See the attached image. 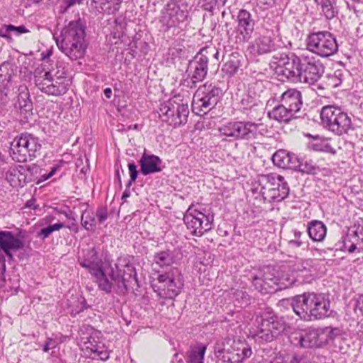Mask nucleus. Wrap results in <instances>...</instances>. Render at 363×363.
Returning a JSON list of instances; mask_svg holds the SVG:
<instances>
[{
  "mask_svg": "<svg viewBox=\"0 0 363 363\" xmlns=\"http://www.w3.org/2000/svg\"><path fill=\"white\" fill-rule=\"evenodd\" d=\"M18 94L17 101L15 104V108L19 111V113L26 121L33 115V106L30 98L28 89L25 85H20L18 89Z\"/></svg>",
  "mask_w": 363,
  "mask_h": 363,
  "instance_id": "nucleus-22",
  "label": "nucleus"
},
{
  "mask_svg": "<svg viewBox=\"0 0 363 363\" xmlns=\"http://www.w3.org/2000/svg\"><path fill=\"white\" fill-rule=\"evenodd\" d=\"M342 246L340 249L349 253L363 252V226L354 225L350 227L342 238Z\"/></svg>",
  "mask_w": 363,
  "mask_h": 363,
  "instance_id": "nucleus-17",
  "label": "nucleus"
},
{
  "mask_svg": "<svg viewBox=\"0 0 363 363\" xmlns=\"http://www.w3.org/2000/svg\"><path fill=\"white\" fill-rule=\"evenodd\" d=\"M306 50L322 57H329L338 51L336 38L329 31L309 33L306 39Z\"/></svg>",
  "mask_w": 363,
  "mask_h": 363,
  "instance_id": "nucleus-9",
  "label": "nucleus"
},
{
  "mask_svg": "<svg viewBox=\"0 0 363 363\" xmlns=\"http://www.w3.org/2000/svg\"><path fill=\"white\" fill-rule=\"evenodd\" d=\"M320 119L324 128L337 135L347 134L352 129L350 117L337 106H323L320 111Z\"/></svg>",
  "mask_w": 363,
  "mask_h": 363,
  "instance_id": "nucleus-7",
  "label": "nucleus"
},
{
  "mask_svg": "<svg viewBox=\"0 0 363 363\" xmlns=\"http://www.w3.org/2000/svg\"><path fill=\"white\" fill-rule=\"evenodd\" d=\"M317 328H310L298 337V344L302 347H317Z\"/></svg>",
  "mask_w": 363,
  "mask_h": 363,
  "instance_id": "nucleus-33",
  "label": "nucleus"
},
{
  "mask_svg": "<svg viewBox=\"0 0 363 363\" xmlns=\"http://www.w3.org/2000/svg\"><path fill=\"white\" fill-rule=\"evenodd\" d=\"M211 50L202 48L189 63L191 75V82L194 86L196 83L202 82L208 72V55Z\"/></svg>",
  "mask_w": 363,
  "mask_h": 363,
  "instance_id": "nucleus-16",
  "label": "nucleus"
},
{
  "mask_svg": "<svg viewBox=\"0 0 363 363\" xmlns=\"http://www.w3.org/2000/svg\"><path fill=\"white\" fill-rule=\"evenodd\" d=\"M320 150L332 155L336 154V150L329 143L323 145Z\"/></svg>",
  "mask_w": 363,
  "mask_h": 363,
  "instance_id": "nucleus-63",
  "label": "nucleus"
},
{
  "mask_svg": "<svg viewBox=\"0 0 363 363\" xmlns=\"http://www.w3.org/2000/svg\"><path fill=\"white\" fill-rule=\"evenodd\" d=\"M82 226L88 231H94L96 227L95 215L93 212L85 211L81 216Z\"/></svg>",
  "mask_w": 363,
  "mask_h": 363,
  "instance_id": "nucleus-40",
  "label": "nucleus"
},
{
  "mask_svg": "<svg viewBox=\"0 0 363 363\" xmlns=\"http://www.w3.org/2000/svg\"><path fill=\"white\" fill-rule=\"evenodd\" d=\"M262 125L250 121H230L221 125L218 131L222 135L235 140H250L257 138L259 134L262 135L259 130Z\"/></svg>",
  "mask_w": 363,
  "mask_h": 363,
  "instance_id": "nucleus-13",
  "label": "nucleus"
},
{
  "mask_svg": "<svg viewBox=\"0 0 363 363\" xmlns=\"http://www.w3.org/2000/svg\"><path fill=\"white\" fill-rule=\"evenodd\" d=\"M79 264L89 270L90 274L102 268V260L99 257V250L94 247L87 250L83 259L79 261Z\"/></svg>",
  "mask_w": 363,
  "mask_h": 363,
  "instance_id": "nucleus-25",
  "label": "nucleus"
},
{
  "mask_svg": "<svg viewBox=\"0 0 363 363\" xmlns=\"http://www.w3.org/2000/svg\"><path fill=\"white\" fill-rule=\"evenodd\" d=\"M101 11L110 14L116 13L120 9L123 0H99Z\"/></svg>",
  "mask_w": 363,
  "mask_h": 363,
  "instance_id": "nucleus-37",
  "label": "nucleus"
},
{
  "mask_svg": "<svg viewBox=\"0 0 363 363\" xmlns=\"http://www.w3.org/2000/svg\"><path fill=\"white\" fill-rule=\"evenodd\" d=\"M307 232L312 240L321 242L326 235L327 228L322 221L313 220L308 223Z\"/></svg>",
  "mask_w": 363,
  "mask_h": 363,
  "instance_id": "nucleus-29",
  "label": "nucleus"
},
{
  "mask_svg": "<svg viewBox=\"0 0 363 363\" xmlns=\"http://www.w3.org/2000/svg\"><path fill=\"white\" fill-rule=\"evenodd\" d=\"M182 1H170L162 10L160 22L164 32L172 28L179 27L188 17V11Z\"/></svg>",
  "mask_w": 363,
  "mask_h": 363,
  "instance_id": "nucleus-15",
  "label": "nucleus"
},
{
  "mask_svg": "<svg viewBox=\"0 0 363 363\" xmlns=\"http://www.w3.org/2000/svg\"><path fill=\"white\" fill-rule=\"evenodd\" d=\"M57 345L58 343L55 339L48 337L43 345V350L44 352H48L49 350L56 348Z\"/></svg>",
  "mask_w": 363,
  "mask_h": 363,
  "instance_id": "nucleus-53",
  "label": "nucleus"
},
{
  "mask_svg": "<svg viewBox=\"0 0 363 363\" xmlns=\"http://www.w3.org/2000/svg\"><path fill=\"white\" fill-rule=\"evenodd\" d=\"M224 363H240L242 361L239 356H237L236 352L234 351L233 346L228 349L225 354L224 358L222 360Z\"/></svg>",
  "mask_w": 363,
  "mask_h": 363,
  "instance_id": "nucleus-50",
  "label": "nucleus"
},
{
  "mask_svg": "<svg viewBox=\"0 0 363 363\" xmlns=\"http://www.w3.org/2000/svg\"><path fill=\"white\" fill-rule=\"evenodd\" d=\"M92 353L94 354L93 358L98 357L103 361H106L109 358V352L108 351L104 343L99 341Z\"/></svg>",
  "mask_w": 363,
  "mask_h": 363,
  "instance_id": "nucleus-44",
  "label": "nucleus"
},
{
  "mask_svg": "<svg viewBox=\"0 0 363 363\" xmlns=\"http://www.w3.org/2000/svg\"><path fill=\"white\" fill-rule=\"evenodd\" d=\"M162 161L160 157L147 154L145 151L139 160L140 172L145 176L160 172L162 170Z\"/></svg>",
  "mask_w": 363,
  "mask_h": 363,
  "instance_id": "nucleus-23",
  "label": "nucleus"
},
{
  "mask_svg": "<svg viewBox=\"0 0 363 363\" xmlns=\"http://www.w3.org/2000/svg\"><path fill=\"white\" fill-rule=\"evenodd\" d=\"M157 283L152 284L155 292L162 298H174L178 296L184 286V276L177 267H171L167 271L160 274Z\"/></svg>",
  "mask_w": 363,
  "mask_h": 363,
  "instance_id": "nucleus-6",
  "label": "nucleus"
},
{
  "mask_svg": "<svg viewBox=\"0 0 363 363\" xmlns=\"http://www.w3.org/2000/svg\"><path fill=\"white\" fill-rule=\"evenodd\" d=\"M14 65L11 61H5L0 65V94L7 96L13 74Z\"/></svg>",
  "mask_w": 363,
  "mask_h": 363,
  "instance_id": "nucleus-26",
  "label": "nucleus"
},
{
  "mask_svg": "<svg viewBox=\"0 0 363 363\" xmlns=\"http://www.w3.org/2000/svg\"><path fill=\"white\" fill-rule=\"evenodd\" d=\"M257 326L252 333V337L259 344L271 342L286 329L285 322L279 317L271 308H267L257 320Z\"/></svg>",
  "mask_w": 363,
  "mask_h": 363,
  "instance_id": "nucleus-4",
  "label": "nucleus"
},
{
  "mask_svg": "<svg viewBox=\"0 0 363 363\" xmlns=\"http://www.w3.org/2000/svg\"><path fill=\"white\" fill-rule=\"evenodd\" d=\"M316 169L317 168L315 165L313 164L311 160H307L301 158L298 167H297L296 170L303 173L315 174Z\"/></svg>",
  "mask_w": 363,
  "mask_h": 363,
  "instance_id": "nucleus-46",
  "label": "nucleus"
},
{
  "mask_svg": "<svg viewBox=\"0 0 363 363\" xmlns=\"http://www.w3.org/2000/svg\"><path fill=\"white\" fill-rule=\"evenodd\" d=\"M179 101L182 100L174 96L162 104L158 112L162 121L174 128L185 124L189 113L187 103Z\"/></svg>",
  "mask_w": 363,
  "mask_h": 363,
  "instance_id": "nucleus-12",
  "label": "nucleus"
},
{
  "mask_svg": "<svg viewBox=\"0 0 363 363\" xmlns=\"http://www.w3.org/2000/svg\"><path fill=\"white\" fill-rule=\"evenodd\" d=\"M10 33L11 31L8 30V25H4L0 28V37L5 38L9 41L12 40V38Z\"/></svg>",
  "mask_w": 363,
  "mask_h": 363,
  "instance_id": "nucleus-61",
  "label": "nucleus"
},
{
  "mask_svg": "<svg viewBox=\"0 0 363 363\" xmlns=\"http://www.w3.org/2000/svg\"><path fill=\"white\" fill-rule=\"evenodd\" d=\"M288 155L289 152L286 150L280 149L276 151L272 155V160L274 165L286 169V167L288 165Z\"/></svg>",
  "mask_w": 363,
  "mask_h": 363,
  "instance_id": "nucleus-39",
  "label": "nucleus"
},
{
  "mask_svg": "<svg viewBox=\"0 0 363 363\" xmlns=\"http://www.w3.org/2000/svg\"><path fill=\"white\" fill-rule=\"evenodd\" d=\"M240 104L244 109H249L255 105V101L253 97L247 94L241 99Z\"/></svg>",
  "mask_w": 363,
  "mask_h": 363,
  "instance_id": "nucleus-54",
  "label": "nucleus"
},
{
  "mask_svg": "<svg viewBox=\"0 0 363 363\" xmlns=\"http://www.w3.org/2000/svg\"><path fill=\"white\" fill-rule=\"evenodd\" d=\"M53 233L52 228L50 225H48L46 228H42L37 234V237L44 240L47 238H48L52 233Z\"/></svg>",
  "mask_w": 363,
  "mask_h": 363,
  "instance_id": "nucleus-57",
  "label": "nucleus"
},
{
  "mask_svg": "<svg viewBox=\"0 0 363 363\" xmlns=\"http://www.w3.org/2000/svg\"><path fill=\"white\" fill-rule=\"evenodd\" d=\"M214 354L217 359L222 361L224 358L225 354L228 351V349L225 348V345L224 341L218 340L214 345Z\"/></svg>",
  "mask_w": 363,
  "mask_h": 363,
  "instance_id": "nucleus-49",
  "label": "nucleus"
},
{
  "mask_svg": "<svg viewBox=\"0 0 363 363\" xmlns=\"http://www.w3.org/2000/svg\"><path fill=\"white\" fill-rule=\"evenodd\" d=\"M233 297L240 307L246 306L250 303L251 297L245 291L242 289H234L233 291Z\"/></svg>",
  "mask_w": 363,
  "mask_h": 363,
  "instance_id": "nucleus-42",
  "label": "nucleus"
},
{
  "mask_svg": "<svg viewBox=\"0 0 363 363\" xmlns=\"http://www.w3.org/2000/svg\"><path fill=\"white\" fill-rule=\"evenodd\" d=\"M236 21L238 23L235 29L236 42H247L254 31L255 20L248 11L240 9L238 13Z\"/></svg>",
  "mask_w": 363,
  "mask_h": 363,
  "instance_id": "nucleus-19",
  "label": "nucleus"
},
{
  "mask_svg": "<svg viewBox=\"0 0 363 363\" xmlns=\"http://www.w3.org/2000/svg\"><path fill=\"white\" fill-rule=\"evenodd\" d=\"M317 347H322L328 345L324 328H317Z\"/></svg>",
  "mask_w": 363,
  "mask_h": 363,
  "instance_id": "nucleus-52",
  "label": "nucleus"
},
{
  "mask_svg": "<svg viewBox=\"0 0 363 363\" xmlns=\"http://www.w3.org/2000/svg\"><path fill=\"white\" fill-rule=\"evenodd\" d=\"M124 262V264L116 263L114 267H111L108 274L115 281L118 294H125L129 290H134L135 286H138L135 268L125 260Z\"/></svg>",
  "mask_w": 363,
  "mask_h": 363,
  "instance_id": "nucleus-11",
  "label": "nucleus"
},
{
  "mask_svg": "<svg viewBox=\"0 0 363 363\" xmlns=\"http://www.w3.org/2000/svg\"><path fill=\"white\" fill-rule=\"evenodd\" d=\"M98 342L99 341L96 340L95 337L91 335L88 340L84 342V346L87 350H89L92 353L94 347H96L95 345H97Z\"/></svg>",
  "mask_w": 363,
  "mask_h": 363,
  "instance_id": "nucleus-59",
  "label": "nucleus"
},
{
  "mask_svg": "<svg viewBox=\"0 0 363 363\" xmlns=\"http://www.w3.org/2000/svg\"><path fill=\"white\" fill-rule=\"evenodd\" d=\"M270 268H266L251 276L250 280L255 289L263 294L276 291V276Z\"/></svg>",
  "mask_w": 363,
  "mask_h": 363,
  "instance_id": "nucleus-18",
  "label": "nucleus"
},
{
  "mask_svg": "<svg viewBox=\"0 0 363 363\" xmlns=\"http://www.w3.org/2000/svg\"><path fill=\"white\" fill-rule=\"evenodd\" d=\"M301 158L298 157L294 153H291L289 152L288 155V165L286 167V169H292L296 170L298 167Z\"/></svg>",
  "mask_w": 363,
  "mask_h": 363,
  "instance_id": "nucleus-51",
  "label": "nucleus"
},
{
  "mask_svg": "<svg viewBox=\"0 0 363 363\" xmlns=\"http://www.w3.org/2000/svg\"><path fill=\"white\" fill-rule=\"evenodd\" d=\"M347 74V71L345 69H336L333 74L328 75L330 84L333 87L338 86Z\"/></svg>",
  "mask_w": 363,
  "mask_h": 363,
  "instance_id": "nucleus-43",
  "label": "nucleus"
},
{
  "mask_svg": "<svg viewBox=\"0 0 363 363\" xmlns=\"http://www.w3.org/2000/svg\"><path fill=\"white\" fill-rule=\"evenodd\" d=\"M95 216L97 217L98 220L100 223H104L108 218V211L106 207H99L96 210Z\"/></svg>",
  "mask_w": 363,
  "mask_h": 363,
  "instance_id": "nucleus-55",
  "label": "nucleus"
},
{
  "mask_svg": "<svg viewBox=\"0 0 363 363\" xmlns=\"http://www.w3.org/2000/svg\"><path fill=\"white\" fill-rule=\"evenodd\" d=\"M91 274L95 277L98 286L101 291H104L106 294L111 293L113 289L116 291L115 281L111 280V278L109 280L102 268L93 272Z\"/></svg>",
  "mask_w": 363,
  "mask_h": 363,
  "instance_id": "nucleus-31",
  "label": "nucleus"
},
{
  "mask_svg": "<svg viewBox=\"0 0 363 363\" xmlns=\"http://www.w3.org/2000/svg\"><path fill=\"white\" fill-rule=\"evenodd\" d=\"M318 5L320 6L322 13L327 19L333 18L338 13L336 0H330L326 2L320 3Z\"/></svg>",
  "mask_w": 363,
  "mask_h": 363,
  "instance_id": "nucleus-38",
  "label": "nucleus"
},
{
  "mask_svg": "<svg viewBox=\"0 0 363 363\" xmlns=\"http://www.w3.org/2000/svg\"><path fill=\"white\" fill-rule=\"evenodd\" d=\"M65 72H62V74L61 75H57V74H55L54 76L56 77V79L54 80V79L52 78V81L50 82V83H52L53 85H67L68 86V84L66 83V80L65 79Z\"/></svg>",
  "mask_w": 363,
  "mask_h": 363,
  "instance_id": "nucleus-58",
  "label": "nucleus"
},
{
  "mask_svg": "<svg viewBox=\"0 0 363 363\" xmlns=\"http://www.w3.org/2000/svg\"><path fill=\"white\" fill-rule=\"evenodd\" d=\"M260 193L265 202H279L289 194V186L284 177L276 173L262 175L259 181Z\"/></svg>",
  "mask_w": 363,
  "mask_h": 363,
  "instance_id": "nucleus-8",
  "label": "nucleus"
},
{
  "mask_svg": "<svg viewBox=\"0 0 363 363\" xmlns=\"http://www.w3.org/2000/svg\"><path fill=\"white\" fill-rule=\"evenodd\" d=\"M328 344L333 342L337 337H340L342 330L339 328L325 327L324 328Z\"/></svg>",
  "mask_w": 363,
  "mask_h": 363,
  "instance_id": "nucleus-48",
  "label": "nucleus"
},
{
  "mask_svg": "<svg viewBox=\"0 0 363 363\" xmlns=\"http://www.w3.org/2000/svg\"><path fill=\"white\" fill-rule=\"evenodd\" d=\"M153 262L160 267H168L173 263V257L169 250H164L154 255Z\"/></svg>",
  "mask_w": 363,
  "mask_h": 363,
  "instance_id": "nucleus-34",
  "label": "nucleus"
},
{
  "mask_svg": "<svg viewBox=\"0 0 363 363\" xmlns=\"http://www.w3.org/2000/svg\"><path fill=\"white\" fill-rule=\"evenodd\" d=\"M86 25L80 19L70 21L56 40L58 48L72 61L84 57L87 48Z\"/></svg>",
  "mask_w": 363,
  "mask_h": 363,
  "instance_id": "nucleus-3",
  "label": "nucleus"
},
{
  "mask_svg": "<svg viewBox=\"0 0 363 363\" xmlns=\"http://www.w3.org/2000/svg\"><path fill=\"white\" fill-rule=\"evenodd\" d=\"M268 115L269 118L284 123H289L291 120L297 118L293 109L285 107L281 103L276 106Z\"/></svg>",
  "mask_w": 363,
  "mask_h": 363,
  "instance_id": "nucleus-28",
  "label": "nucleus"
},
{
  "mask_svg": "<svg viewBox=\"0 0 363 363\" xmlns=\"http://www.w3.org/2000/svg\"><path fill=\"white\" fill-rule=\"evenodd\" d=\"M232 346L242 362L249 358L252 354L251 347L246 342L234 341Z\"/></svg>",
  "mask_w": 363,
  "mask_h": 363,
  "instance_id": "nucleus-35",
  "label": "nucleus"
},
{
  "mask_svg": "<svg viewBox=\"0 0 363 363\" xmlns=\"http://www.w3.org/2000/svg\"><path fill=\"white\" fill-rule=\"evenodd\" d=\"M242 60H243V57L241 54L238 52H233L223 65L222 71L230 77L233 76L241 66Z\"/></svg>",
  "mask_w": 363,
  "mask_h": 363,
  "instance_id": "nucleus-30",
  "label": "nucleus"
},
{
  "mask_svg": "<svg viewBox=\"0 0 363 363\" xmlns=\"http://www.w3.org/2000/svg\"><path fill=\"white\" fill-rule=\"evenodd\" d=\"M67 85H53L52 83L48 82L44 87L42 92L52 96H61L65 94L68 90Z\"/></svg>",
  "mask_w": 363,
  "mask_h": 363,
  "instance_id": "nucleus-41",
  "label": "nucleus"
},
{
  "mask_svg": "<svg viewBox=\"0 0 363 363\" xmlns=\"http://www.w3.org/2000/svg\"><path fill=\"white\" fill-rule=\"evenodd\" d=\"M171 363H183L182 356L175 353L171 360Z\"/></svg>",
  "mask_w": 363,
  "mask_h": 363,
  "instance_id": "nucleus-64",
  "label": "nucleus"
},
{
  "mask_svg": "<svg viewBox=\"0 0 363 363\" xmlns=\"http://www.w3.org/2000/svg\"><path fill=\"white\" fill-rule=\"evenodd\" d=\"M279 303L290 305L294 312L304 320H320L330 314L329 296L323 293L305 292L291 299H282Z\"/></svg>",
  "mask_w": 363,
  "mask_h": 363,
  "instance_id": "nucleus-2",
  "label": "nucleus"
},
{
  "mask_svg": "<svg viewBox=\"0 0 363 363\" xmlns=\"http://www.w3.org/2000/svg\"><path fill=\"white\" fill-rule=\"evenodd\" d=\"M25 242L23 240L7 230H0V250H2L8 260L13 261V253L23 250Z\"/></svg>",
  "mask_w": 363,
  "mask_h": 363,
  "instance_id": "nucleus-20",
  "label": "nucleus"
},
{
  "mask_svg": "<svg viewBox=\"0 0 363 363\" xmlns=\"http://www.w3.org/2000/svg\"><path fill=\"white\" fill-rule=\"evenodd\" d=\"M21 166H9L3 169L2 175L13 187L23 186L26 176L21 172Z\"/></svg>",
  "mask_w": 363,
  "mask_h": 363,
  "instance_id": "nucleus-27",
  "label": "nucleus"
},
{
  "mask_svg": "<svg viewBox=\"0 0 363 363\" xmlns=\"http://www.w3.org/2000/svg\"><path fill=\"white\" fill-rule=\"evenodd\" d=\"M281 103L286 108L293 109L296 114L303 106L302 94L296 89H289L281 96Z\"/></svg>",
  "mask_w": 363,
  "mask_h": 363,
  "instance_id": "nucleus-24",
  "label": "nucleus"
},
{
  "mask_svg": "<svg viewBox=\"0 0 363 363\" xmlns=\"http://www.w3.org/2000/svg\"><path fill=\"white\" fill-rule=\"evenodd\" d=\"M223 96L222 89L212 83H206L196 91L192 109L198 115L207 113L213 108Z\"/></svg>",
  "mask_w": 363,
  "mask_h": 363,
  "instance_id": "nucleus-10",
  "label": "nucleus"
},
{
  "mask_svg": "<svg viewBox=\"0 0 363 363\" xmlns=\"http://www.w3.org/2000/svg\"><path fill=\"white\" fill-rule=\"evenodd\" d=\"M291 45L289 40L286 38L283 40L280 36L272 38L270 36L260 35L255 40L253 48L259 55H264Z\"/></svg>",
  "mask_w": 363,
  "mask_h": 363,
  "instance_id": "nucleus-21",
  "label": "nucleus"
},
{
  "mask_svg": "<svg viewBox=\"0 0 363 363\" xmlns=\"http://www.w3.org/2000/svg\"><path fill=\"white\" fill-rule=\"evenodd\" d=\"M8 30L11 32H13L16 35H20L23 33H26L29 32V30L26 28V27L23 25L19 26H15L11 24L8 25Z\"/></svg>",
  "mask_w": 363,
  "mask_h": 363,
  "instance_id": "nucleus-56",
  "label": "nucleus"
},
{
  "mask_svg": "<svg viewBox=\"0 0 363 363\" xmlns=\"http://www.w3.org/2000/svg\"><path fill=\"white\" fill-rule=\"evenodd\" d=\"M228 0H202V7L204 10L213 12L224 6Z\"/></svg>",
  "mask_w": 363,
  "mask_h": 363,
  "instance_id": "nucleus-45",
  "label": "nucleus"
},
{
  "mask_svg": "<svg viewBox=\"0 0 363 363\" xmlns=\"http://www.w3.org/2000/svg\"><path fill=\"white\" fill-rule=\"evenodd\" d=\"M184 222L193 235L201 237L212 229L213 215L206 209L201 211L191 205L184 215Z\"/></svg>",
  "mask_w": 363,
  "mask_h": 363,
  "instance_id": "nucleus-14",
  "label": "nucleus"
},
{
  "mask_svg": "<svg viewBox=\"0 0 363 363\" xmlns=\"http://www.w3.org/2000/svg\"><path fill=\"white\" fill-rule=\"evenodd\" d=\"M40 139L27 132L16 135L11 143L10 154L18 162L31 161L39 155L41 149Z\"/></svg>",
  "mask_w": 363,
  "mask_h": 363,
  "instance_id": "nucleus-5",
  "label": "nucleus"
},
{
  "mask_svg": "<svg viewBox=\"0 0 363 363\" xmlns=\"http://www.w3.org/2000/svg\"><path fill=\"white\" fill-rule=\"evenodd\" d=\"M207 346L203 344H199L194 347L189 354V363H203L204 354Z\"/></svg>",
  "mask_w": 363,
  "mask_h": 363,
  "instance_id": "nucleus-36",
  "label": "nucleus"
},
{
  "mask_svg": "<svg viewBox=\"0 0 363 363\" xmlns=\"http://www.w3.org/2000/svg\"><path fill=\"white\" fill-rule=\"evenodd\" d=\"M128 167L130 173V178L133 179H136L138 176V171L137 169L136 164L133 162H132L128 163Z\"/></svg>",
  "mask_w": 363,
  "mask_h": 363,
  "instance_id": "nucleus-60",
  "label": "nucleus"
},
{
  "mask_svg": "<svg viewBox=\"0 0 363 363\" xmlns=\"http://www.w3.org/2000/svg\"><path fill=\"white\" fill-rule=\"evenodd\" d=\"M52 81V74L50 71H45L43 67H38L34 72V82L36 86L43 91L48 82Z\"/></svg>",
  "mask_w": 363,
  "mask_h": 363,
  "instance_id": "nucleus-32",
  "label": "nucleus"
},
{
  "mask_svg": "<svg viewBox=\"0 0 363 363\" xmlns=\"http://www.w3.org/2000/svg\"><path fill=\"white\" fill-rule=\"evenodd\" d=\"M59 168L60 167L57 165L52 167L50 172L48 174H44L41 176L40 181H45L52 177Z\"/></svg>",
  "mask_w": 363,
  "mask_h": 363,
  "instance_id": "nucleus-62",
  "label": "nucleus"
},
{
  "mask_svg": "<svg viewBox=\"0 0 363 363\" xmlns=\"http://www.w3.org/2000/svg\"><path fill=\"white\" fill-rule=\"evenodd\" d=\"M279 62L282 65V75L291 82L313 84L323 74V64L313 56L296 55L294 52L281 54Z\"/></svg>",
  "mask_w": 363,
  "mask_h": 363,
  "instance_id": "nucleus-1",
  "label": "nucleus"
},
{
  "mask_svg": "<svg viewBox=\"0 0 363 363\" xmlns=\"http://www.w3.org/2000/svg\"><path fill=\"white\" fill-rule=\"evenodd\" d=\"M276 279H277V281H276V291L291 287L296 282L294 277H279L276 276Z\"/></svg>",
  "mask_w": 363,
  "mask_h": 363,
  "instance_id": "nucleus-47",
  "label": "nucleus"
}]
</instances>
